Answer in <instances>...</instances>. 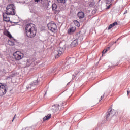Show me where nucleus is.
<instances>
[{
	"instance_id": "35",
	"label": "nucleus",
	"mask_w": 130,
	"mask_h": 130,
	"mask_svg": "<svg viewBox=\"0 0 130 130\" xmlns=\"http://www.w3.org/2000/svg\"><path fill=\"white\" fill-rule=\"evenodd\" d=\"M39 1H40V0H35V2H36L37 3H38V2H39Z\"/></svg>"
},
{
	"instance_id": "11",
	"label": "nucleus",
	"mask_w": 130,
	"mask_h": 130,
	"mask_svg": "<svg viewBox=\"0 0 130 130\" xmlns=\"http://www.w3.org/2000/svg\"><path fill=\"white\" fill-rule=\"evenodd\" d=\"M59 109V105L56 104L52 107V110L53 112H56Z\"/></svg>"
},
{
	"instance_id": "28",
	"label": "nucleus",
	"mask_w": 130,
	"mask_h": 130,
	"mask_svg": "<svg viewBox=\"0 0 130 130\" xmlns=\"http://www.w3.org/2000/svg\"><path fill=\"white\" fill-rule=\"evenodd\" d=\"M58 3H64V0H58Z\"/></svg>"
},
{
	"instance_id": "34",
	"label": "nucleus",
	"mask_w": 130,
	"mask_h": 130,
	"mask_svg": "<svg viewBox=\"0 0 130 130\" xmlns=\"http://www.w3.org/2000/svg\"><path fill=\"white\" fill-rule=\"evenodd\" d=\"M127 95H128L130 93V91L129 90H127Z\"/></svg>"
},
{
	"instance_id": "12",
	"label": "nucleus",
	"mask_w": 130,
	"mask_h": 130,
	"mask_svg": "<svg viewBox=\"0 0 130 130\" xmlns=\"http://www.w3.org/2000/svg\"><path fill=\"white\" fill-rule=\"evenodd\" d=\"M64 51V49L63 48H60L58 51V53L57 54L58 56H60Z\"/></svg>"
},
{
	"instance_id": "24",
	"label": "nucleus",
	"mask_w": 130,
	"mask_h": 130,
	"mask_svg": "<svg viewBox=\"0 0 130 130\" xmlns=\"http://www.w3.org/2000/svg\"><path fill=\"white\" fill-rule=\"evenodd\" d=\"M113 27V26L112 24H110L108 28V30H110V29H111V28H112Z\"/></svg>"
},
{
	"instance_id": "15",
	"label": "nucleus",
	"mask_w": 130,
	"mask_h": 130,
	"mask_svg": "<svg viewBox=\"0 0 130 130\" xmlns=\"http://www.w3.org/2000/svg\"><path fill=\"white\" fill-rule=\"evenodd\" d=\"M51 117V114H49L43 118V121H46V120H48V119H50Z\"/></svg>"
},
{
	"instance_id": "2",
	"label": "nucleus",
	"mask_w": 130,
	"mask_h": 130,
	"mask_svg": "<svg viewBox=\"0 0 130 130\" xmlns=\"http://www.w3.org/2000/svg\"><path fill=\"white\" fill-rule=\"evenodd\" d=\"M16 7L13 4L8 5L6 7V13L7 15H12L14 16L16 14V11L15 10Z\"/></svg>"
},
{
	"instance_id": "29",
	"label": "nucleus",
	"mask_w": 130,
	"mask_h": 130,
	"mask_svg": "<svg viewBox=\"0 0 130 130\" xmlns=\"http://www.w3.org/2000/svg\"><path fill=\"white\" fill-rule=\"evenodd\" d=\"M75 78H76V75H73L72 76V81H73V80H74L75 79Z\"/></svg>"
},
{
	"instance_id": "17",
	"label": "nucleus",
	"mask_w": 130,
	"mask_h": 130,
	"mask_svg": "<svg viewBox=\"0 0 130 130\" xmlns=\"http://www.w3.org/2000/svg\"><path fill=\"white\" fill-rule=\"evenodd\" d=\"M74 23L75 25V26H76L77 27H80V22H78L77 20H74Z\"/></svg>"
},
{
	"instance_id": "3",
	"label": "nucleus",
	"mask_w": 130,
	"mask_h": 130,
	"mask_svg": "<svg viewBox=\"0 0 130 130\" xmlns=\"http://www.w3.org/2000/svg\"><path fill=\"white\" fill-rule=\"evenodd\" d=\"M117 111L114 109H112L111 108L109 109L108 110V113H106V120H109L111 117L114 116L116 114Z\"/></svg>"
},
{
	"instance_id": "14",
	"label": "nucleus",
	"mask_w": 130,
	"mask_h": 130,
	"mask_svg": "<svg viewBox=\"0 0 130 130\" xmlns=\"http://www.w3.org/2000/svg\"><path fill=\"white\" fill-rule=\"evenodd\" d=\"M34 60H35V59H33L31 60V59H28L27 60V66H31V64L35 63H34Z\"/></svg>"
},
{
	"instance_id": "37",
	"label": "nucleus",
	"mask_w": 130,
	"mask_h": 130,
	"mask_svg": "<svg viewBox=\"0 0 130 130\" xmlns=\"http://www.w3.org/2000/svg\"><path fill=\"white\" fill-rule=\"evenodd\" d=\"M90 7H92L93 5H92V4H89Z\"/></svg>"
},
{
	"instance_id": "5",
	"label": "nucleus",
	"mask_w": 130,
	"mask_h": 130,
	"mask_svg": "<svg viewBox=\"0 0 130 130\" xmlns=\"http://www.w3.org/2000/svg\"><path fill=\"white\" fill-rule=\"evenodd\" d=\"M13 57L15 60H21L24 58V54L21 51H17L13 53Z\"/></svg>"
},
{
	"instance_id": "19",
	"label": "nucleus",
	"mask_w": 130,
	"mask_h": 130,
	"mask_svg": "<svg viewBox=\"0 0 130 130\" xmlns=\"http://www.w3.org/2000/svg\"><path fill=\"white\" fill-rule=\"evenodd\" d=\"M5 35L9 37V38H12V35H11V34L9 31L5 32Z\"/></svg>"
},
{
	"instance_id": "30",
	"label": "nucleus",
	"mask_w": 130,
	"mask_h": 130,
	"mask_svg": "<svg viewBox=\"0 0 130 130\" xmlns=\"http://www.w3.org/2000/svg\"><path fill=\"white\" fill-rule=\"evenodd\" d=\"M82 19H83V18H84L85 16H84V13L82 12Z\"/></svg>"
},
{
	"instance_id": "31",
	"label": "nucleus",
	"mask_w": 130,
	"mask_h": 130,
	"mask_svg": "<svg viewBox=\"0 0 130 130\" xmlns=\"http://www.w3.org/2000/svg\"><path fill=\"white\" fill-rule=\"evenodd\" d=\"M15 118H16V115H15V116H14L12 121H14V119H15Z\"/></svg>"
},
{
	"instance_id": "16",
	"label": "nucleus",
	"mask_w": 130,
	"mask_h": 130,
	"mask_svg": "<svg viewBox=\"0 0 130 130\" xmlns=\"http://www.w3.org/2000/svg\"><path fill=\"white\" fill-rule=\"evenodd\" d=\"M77 45L78 42H77V40L73 41L71 44V47H75V46H77Z\"/></svg>"
},
{
	"instance_id": "33",
	"label": "nucleus",
	"mask_w": 130,
	"mask_h": 130,
	"mask_svg": "<svg viewBox=\"0 0 130 130\" xmlns=\"http://www.w3.org/2000/svg\"><path fill=\"white\" fill-rule=\"evenodd\" d=\"M125 14H127V10L125 11V12L124 13V15H125Z\"/></svg>"
},
{
	"instance_id": "4",
	"label": "nucleus",
	"mask_w": 130,
	"mask_h": 130,
	"mask_svg": "<svg viewBox=\"0 0 130 130\" xmlns=\"http://www.w3.org/2000/svg\"><path fill=\"white\" fill-rule=\"evenodd\" d=\"M117 111L114 109H112L111 108L109 109L108 110V113H106V120H109L111 117L114 116L116 114Z\"/></svg>"
},
{
	"instance_id": "27",
	"label": "nucleus",
	"mask_w": 130,
	"mask_h": 130,
	"mask_svg": "<svg viewBox=\"0 0 130 130\" xmlns=\"http://www.w3.org/2000/svg\"><path fill=\"white\" fill-rule=\"evenodd\" d=\"M103 98H104V95H103L101 96V99L99 100V101H101Z\"/></svg>"
},
{
	"instance_id": "20",
	"label": "nucleus",
	"mask_w": 130,
	"mask_h": 130,
	"mask_svg": "<svg viewBox=\"0 0 130 130\" xmlns=\"http://www.w3.org/2000/svg\"><path fill=\"white\" fill-rule=\"evenodd\" d=\"M8 44H9V45L13 46L15 45V43H14V41H9Z\"/></svg>"
},
{
	"instance_id": "40",
	"label": "nucleus",
	"mask_w": 130,
	"mask_h": 130,
	"mask_svg": "<svg viewBox=\"0 0 130 130\" xmlns=\"http://www.w3.org/2000/svg\"><path fill=\"white\" fill-rule=\"evenodd\" d=\"M99 1H101V0H99Z\"/></svg>"
},
{
	"instance_id": "23",
	"label": "nucleus",
	"mask_w": 130,
	"mask_h": 130,
	"mask_svg": "<svg viewBox=\"0 0 130 130\" xmlns=\"http://www.w3.org/2000/svg\"><path fill=\"white\" fill-rule=\"evenodd\" d=\"M67 69H68V67L62 68V69H61L60 70V71H61V72H64V71H66V70H67Z\"/></svg>"
},
{
	"instance_id": "13",
	"label": "nucleus",
	"mask_w": 130,
	"mask_h": 130,
	"mask_svg": "<svg viewBox=\"0 0 130 130\" xmlns=\"http://www.w3.org/2000/svg\"><path fill=\"white\" fill-rule=\"evenodd\" d=\"M76 58L74 57H71L68 59V62H70V63H75L76 61Z\"/></svg>"
},
{
	"instance_id": "38",
	"label": "nucleus",
	"mask_w": 130,
	"mask_h": 130,
	"mask_svg": "<svg viewBox=\"0 0 130 130\" xmlns=\"http://www.w3.org/2000/svg\"><path fill=\"white\" fill-rule=\"evenodd\" d=\"M85 32H86V30H85L84 31V33H85Z\"/></svg>"
},
{
	"instance_id": "7",
	"label": "nucleus",
	"mask_w": 130,
	"mask_h": 130,
	"mask_svg": "<svg viewBox=\"0 0 130 130\" xmlns=\"http://www.w3.org/2000/svg\"><path fill=\"white\" fill-rule=\"evenodd\" d=\"M7 93V85L0 83V96H4Z\"/></svg>"
},
{
	"instance_id": "26",
	"label": "nucleus",
	"mask_w": 130,
	"mask_h": 130,
	"mask_svg": "<svg viewBox=\"0 0 130 130\" xmlns=\"http://www.w3.org/2000/svg\"><path fill=\"white\" fill-rule=\"evenodd\" d=\"M107 4H110L113 0H106Z\"/></svg>"
},
{
	"instance_id": "8",
	"label": "nucleus",
	"mask_w": 130,
	"mask_h": 130,
	"mask_svg": "<svg viewBox=\"0 0 130 130\" xmlns=\"http://www.w3.org/2000/svg\"><path fill=\"white\" fill-rule=\"evenodd\" d=\"M38 84V81L35 80L32 84H29L26 86L27 89H31V90H34L35 86Z\"/></svg>"
},
{
	"instance_id": "21",
	"label": "nucleus",
	"mask_w": 130,
	"mask_h": 130,
	"mask_svg": "<svg viewBox=\"0 0 130 130\" xmlns=\"http://www.w3.org/2000/svg\"><path fill=\"white\" fill-rule=\"evenodd\" d=\"M57 8V5H56V4H52V10H56Z\"/></svg>"
},
{
	"instance_id": "6",
	"label": "nucleus",
	"mask_w": 130,
	"mask_h": 130,
	"mask_svg": "<svg viewBox=\"0 0 130 130\" xmlns=\"http://www.w3.org/2000/svg\"><path fill=\"white\" fill-rule=\"evenodd\" d=\"M48 28L49 30H50L52 32H55L56 29H57V26L54 22H50L48 24Z\"/></svg>"
},
{
	"instance_id": "36",
	"label": "nucleus",
	"mask_w": 130,
	"mask_h": 130,
	"mask_svg": "<svg viewBox=\"0 0 130 130\" xmlns=\"http://www.w3.org/2000/svg\"><path fill=\"white\" fill-rule=\"evenodd\" d=\"M110 8V5H109L107 7V9H109Z\"/></svg>"
},
{
	"instance_id": "25",
	"label": "nucleus",
	"mask_w": 130,
	"mask_h": 130,
	"mask_svg": "<svg viewBox=\"0 0 130 130\" xmlns=\"http://www.w3.org/2000/svg\"><path fill=\"white\" fill-rule=\"evenodd\" d=\"M112 25H113V27H114V26H116V25H117V22H115L113 23Z\"/></svg>"
},
{
	"instance_id": "22",
	"label": "nucleus",
	"mask_w": 130,
	"mask_h": 130,
	"mask_svg": "<svg viewBox=\"0 0 130 130\" xmlns=\"http://www.w3.org/2000/svg\"><path fill=\"white\" fill-rule=\"evenodd\" d=\"M78 17L79 18V19L82 18V12H79L78 13Z\"/></svg>"
},
{
	"instance_id": "9",
	"label": "nucleus",
	"mask_w": 130,
	"mask_h": 130,
	"mask_svg": "<svg viewBox=\"0 0 130 130\" xmlns=\"http://www.w3.org/2000/svg\"><path fill=\"white\" fill-rule=\"evenodd\" d=\"M9 15H8V14L4 13L3 14V20L5 22H10V17H9Z\"/></svg>"
},
{
	"instance_id": "1",
	"label": "nucleus",
	"mask_w": 130,
	"mask_h": 130,
	"mask_svg": "<svg viewBox=\"0 0 130 130\" xmlns=\"http://www.w3.org/2000/svg\"><path fill=\"white\" fill-rule=\"evenodd\" d=\"M25 32L27 37L32 38L36 35V28L33 24H27L25 26Z\"/></svg>"
},
{
	"instance_id": "39",
	"label": "nucleus",
	"mask_w": 130,
	"mask_h": 130,
	"mask_svg": "<svg viewBox=\"0 0 130 130\" xmlns=\"http://www.w3.org/2000/svg\"><path fill=\"white\" fill-rule=\"evenodd\" d=\"M119 39H120V38H118V40H119Z\"/></svg>"
},
{
	"instance_id": "32",
	"label": "nucleus",
	"mask_w": 130,
	"mask_h": 130,
	"mask_svg": "<svg viewBox=\"0 0 130 130\" xmlns=\"http://www.w3.org/2000/svg\"><path fill=\"white\" fill-rule=\"evenodd\" d=\"M80 34H81V31H80L79 32H78L77 34V35H80Z\"/></svg>"
},
{
	"instance_id": "18",
	"label": "nucleus",
	"mask_w": 130,
	"mask_h": 130,
	"mask_svg": "<svg viewBox=\"0 0 130 130\" xmlns=\"http://www.w3.org/2000/svg\"><path fill=\"white\" fill-rule=\"evenodd\" d=\"M109 49H110V47H108V48H107V49H106V50H104L103 51V52H102V55H103L104 54H105V53H106V52H107V50H109Z\"/></svg>"
},
{
	"instance_id": "10",
	"label": "nucleus",
	"mask_w": 130,
	"mask_h": 130,
	"mask_svg": "<svg viewBox=\"0 0 130 130\" xmlns=\"http://www.w3.org/2000/svg\"><path fill=\"white\" fill-rule=\"evenodd\" d=\"M76 26H70L68 30V34H72V33H74V32L76 31Z\"/></svg>"
}]
</instances>
